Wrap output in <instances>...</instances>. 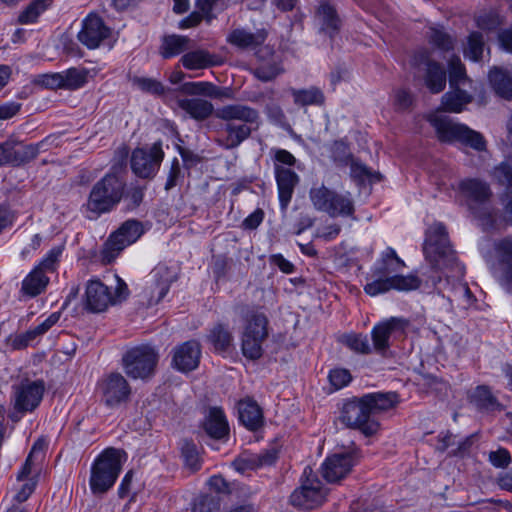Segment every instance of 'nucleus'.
<instances>
[{
    "label": "nucleus",
    "instance_id": "obj_1",
    "mask_svg": "<svg viewBox=\"0 0 512 512\" xmlns=\"http://www.w3.org/2000/svg\"><path fill=\"white\" fill-rule=\"evenodd\" d=\"M215 116L223 121L216 143L226 150L240 146L259 124V112L243 104L222 106L216 110Z\"/></svg>",
    "mask_w": 512,
    "mask_h": 512
},
{
    "label": "nucleus",
    "instance_id": "obj_2",
    "mask_svg": "<svg viewBox=\"0 0 512 512\" xmlns=\"http://www.w3.org/2000/svg\"><path fill=\"white\" fill-rule=\"evenodd\" d=\"M423 250L432 267L443 272L447 281L460 280L464 276V267L457 261L443 224L435 223L430 226L426 232Z\"/></svg>",
    "mask_w": 512,
    "mask_h": 512
},
{
    "label": "nucleus",
    "instance_id": "obj_3",
    "mask_svg": "<svg viewBox=\"0 0 512 512\" xmlns=\"http://www.w3.org/2000/svg\"><path fill=\"white\" fill-rule=\"evenodd\" d=\"M125 182L114 173L106 174L92 187L87 203V211L98 217L110 212L124 195Z\"/></svg>",
    "mask_w": 512,
    "mask_h": 512
},
{
    "label": "nucleus",
    "instance_id": "obj_4",
    "mask_svg": "<svg viewBox=\"0 0 512 512\" xmlns=\"http://www.w3.org/2000/svg\"><path fill=\"white\" fill-rule=\"evenodd\" d=\"M123 453L115 448L104 450L91 467L89 485L94 495L109 491L122 470Z\"/></svg>",
    "mask_w": 512,
    "mask_h": 512
},
{
    "label": "nucleus",
    "instance_id": "obj_5",
    "mask_svg": "<svg viewBox=\"0 0 512 512\" xmlns=\"http://www.w3.org/2000/svg\"><path fill=\"white\" fill-rule=\"evenodd\" d=\"M428 121L435 129L438 139L441 142H461L477 151H483L486 148V141L482 134L474 131L466 125L453 122L444 115L432 114L428 116Z\"/></svg>",
    "mask_w": 512,
    "mask_h": 512
},
{
    "label": "nucleus",
    "instance_id": "obj_6",
    "mask_svg": "<svg viewBox=\"0 0 512 512\" xmlns=\"http://www.w3.org/2000/svg\"><path fill=\"white\" fill-rule=\"evenodd\" d=\"M129 296L127 284L116 276L114 292L99 279L89 280L85 291V307L93 313L106 311L110 306L125 301Z\"/></svg>",
    "mask_w": 512,
    "mask_h": 512
},
{
    "label": "nucleus",
    "instance_id": "obj_7",
    "mask_svg": "<svg viewBox=\"0 0 512 512\" xmlns=\"http://www.w3.org/2000/svg\"><path fill=\"white\" fill-rule=\"evenodd\" d=\"M310 200L314 208L331 217H351L355 219V206L350 193H338L324 185L310 190Z\"/></svg>",
    "mask_w": 512,
    "mask_h": 512
},
{
    "label": "nucleus",
    "instance_id": "obj_8",
    "mask_svg": "<svg viewBox=\"0 0 512 512\" xmlns=\"http://www.w3.org/2000/svg\"><path fill=\"white\" fill-rule=\"evenodd\" d=\"M159 355L149 345H141L128 350L122 358L125 373L133 379H147L156 369Z\"/></svg>",
    "mask_w": 512,
    "mask_h": 512
},
{
    "label": "nucleus",
    "instance_id": "obj_9",
    "mask_svg": "<svg viewBox=\"0 0 512 512\" xmlns=\"http://www.w3.org/2000/svg\"><path fill=\"white\" fill-rule=\"evenodd\" d=\"M340 420L347 427L359 429L366 436L376 434L380 428L379 422L371 415L364 395L343 404Z\"/></svg>",
    "mask_w": 512,
    "mask_h": 512
},
{
    "label": "nucleus",
    "instance_id": "obj_10",
    "mask_svg": "<svg viewBox=\"0 0 512 512\" xmlns=\"http://www.w3.org/2000/svg\"><path fill=\"white\" fill-rule=\"evenodd\" d=\"M98 391L103 404L111 409L118 408L130 401L132 388L127 379L119 372L104 375L98 382Z\"/></svg>",
    "mask_w": 512,
    "mask_h": 512
},
{
    "label": "nucleus",
    "instance_id": "obj_11",
    "mask_svg": "<svg viewBox=\"0 0 512 512\" xmlns=\"http://www.w3.org/2000/svg\"><path fill=\"white\" fill-rule=\"evenodd\" d=\"M142 223L135 219L125 221L105 242L101 252L102 260L111 263L127 246L136 242L143 234Z\"/></svg>",
    "mask_w": 512,
    "mask_h": 512
},
{
    "label": "nucleus",
    "instance_id": "obj_12",
    "mask_svg": "<svg viewBox=\"0 0 512 512\" xmlns=\"http://www.w3.org/2000/svg\"><path fill=\"white\" fill-rule=\"evenodd\" d=\"M326 492L321 481L313 475L310 467H306L301 479V485L290 495V503L298 508L313 509L325 500Z\"/></svg>",
    "mask_w": 512,
    "mask_h": 512
},
{
    "label": "nucleus",
    "instance_id": "obj_13",
    "mask_svg": "<svg viewBox=\"0 0 512 512\" xmlns=\"http://www.w3.org/2000/svg\"><path fill=\"white\" fill-rule=\"evenodd\" d=\"M412 64L419 71H423L424 84L431 93L437 94L444 90L447 79L446 70L431 58L429 50L416 51L412 58Z\"/></svg>",
    "mask_w": 512,
    "mask_h": 512
},
{
    "label": "nucleus",
    "instance_id": "obj_14",
    "mask_svg": "<svg viewBox=\"0 0 512 512\" xmlns=\"http://www.w3.org/2000/svg\"><path fill=\"white\" fill-rule=\"evenodd\" d=\"M177 279L175 271L166 264L159 263L148 274L144 294L148 305L158 304L168 293L171 284Z\"/></svg>",
    "mask_w": 512,
    "mask_h": 512
},
{
    "label": "nucleus",
    "instance_id": "obj_15",
    "mask_svg": "<svg viewBox=\"0 0 512 512\" xmlns=\"http://www.w3.org/2000/svg\"><path fill=\"white\" fill-rule=\"evenodd\" d=\"M408 326L409 321L399 317H391L376 324L371 331L374 351L384 355L391 346L390 339L403 338Z\"/></svg>",
    "mask_w": 512,
    "mask_h": 512
},
{
    "label": "nucleus",
    "instance_id": "obj_16",
    "mask_svg": "<svg viewBox=\"0 0 512 512\" xmlns=\"http://www.w3.org/2000/svg\"><path fill=\"white\" fill-rule=\"evenodd\" d=\"M358 450L353 448L328 456L321 466L323 478L330 483H336L345 478L359 462Z\"/></svg>",
    "mask_w": 512,
    "mask_h": 512
},
{
    "label": "nucleus",
    "instance_id": "obj_17",
    "mask_svg": "<svg viewBox=\"0 0 512 512\" xmlns=\"http://www.w3.org/2000/svg\"><path fill=\"white\" fill-rule=\"evenodd\" d=\"M163 157L160 142L154 143L148 150L137 148L131 156V169L138 177L151 178L158 171Z\"/></svg>",
    "mask_w": 512,
    "mask_h": 512
},
{
    "label": "nucleus",
    "instance_id": "obj_18",
    "mask_svg": "<svg viewBox=\"0 0 512 512\" xmlns=\"http://www.w3.org/2000/svg\"><path fill=\"white\" fill-rule=\"evenodd\" d=\"M460 191L469 199V207L478 217H491L487 206L492 192L489 185L479 179H466L459 185Z\"/></svg>",
    "mask_w": 512,
    "mask_h": 512
},
{
    "label": "nucleus",
    "instance_id": "obj_19",
    "mask_svg": "<svg viewBox=\"0 0 512 512\" xmlns=\"http://www.w3.org/2000/svg\"><path fill=\"white\" fill-rule=\"evenodd\" d=\"M420 285L421 279L416 275L395 274L391 277L373 279L364 286V291L370 296H377L392 289L405 292L416 290Z\"/></svg>",
    "mask_w": 512,
    "mask_h": 512
},
{
    "label": "nucleus",
    "instance_id": "obj_20",
    "mask_svg": "<svg viewBox=\"0 0 512 512\" xmlns=\"http://www.w3.org/2000/svg\"><path fill=\"white\" fill-rule=\"evenodd\" d=\"M45 386L43 381H29L22 382L15 388V408L21 412L34 410L41 402Z\"/></svg>",
    "mask_w": 512,
    "mask_h": 512
},
{
    "label": "nucleus",
    "instance_id": "obj_21",
    "mask_svg": "<svg viewBox=\"0 0 512 512\" xmlns=\"http://www.w3.org/2000/svg\"><path fill=\"white\" fill-rule=\"evenodd\" d=\"M109 34L110 30L103 20L97 15L90 14L84 19L82 29L77 37L88 49H95L108 38Z\"/></svg>",
    "mask_w": 512,
    "mask_h": 512
},
{
    "label": "nucleus",
    "instance_id": "obj_22",
    "mask_svg": "<svg viewBox=\"0 0 512 512\" xmlns=\"http://www.w3.org/2000/svg\"><path fill=\"white\" fill-rule=\"evenodd\" d=\"M274 173L277 183L280 208L282 211H286L300 178L292 169L280 165L275 167Z\"/></svg>",
    "mask_w": 512,
    "mask_h": 512
},
{
    "label": "nucleus",
    "instance_id": "obj_23",
    "mask_svg": "<svg viewBox=\"0 0 512 512\" xmlns=\"http://www.w3.org/2000/svg\"><path fill=\"white\" fill-rule=\"evenodd\" d=\"M278 458V451L272 447L258 454L244 452L232 463L235 470L244 473L248 470H255L273 465Z\"/></svg>",
    "mask_w": 512,
    "mask_h": 512
},
{
    "label": "nucleus",
    "instance_id": "obj_24",
    "mask_svg": "<svg viewBox=\"0 0 512 512\" xmlns=\"http://www.w3.org/2000/svg\"><path fill=\"white\" fill-rule=\"evenodd\" d=\"M200 355V344L190 340L175 348L172 362L179 371L188 372L197 368Z\"/></svg>",
    "mask_w": 512,
    "mask_h": 512
},
{
    "label": "nucleus",
    "instance_id": "obj_25",
    "mask_svg": "<svg viewBox=\"0 0 512 512\" xmlns=\"http://www.w3.org/2000/svg\"><path fill=\"white\" fill-rule=\"evenodd\" d=\"M51 142V136L36 144H23L16 139H12L13 166H21L34 160L41 151L47 150Z\"/></svg>",
    "mask_w": 512,
    "mask_h": 512
},
{
    "label": "nucleus",
    "instance_id": "obj_26",
    "mask_svg": "<svg viewBox=\"0 0 512 512\" xmlns=\"http://www.w3.org/2000/svg\"><path fill=\"white\" fill-rule=\"evenodd\" d=\"M315 22L320 30L333 37L341 27V19L336 7L329 1L319 3L315 12Z\"/></svg>",
    "mask_w": 512,
    "mask_h": 512
},
{
    "label": "nucleus",
    "instance_id": "obj_27",
    "mask_svg": "<svg viewBox=\"0 0 512 512\" xmlns=\"http://www.w3.org/2000/svg\"><path fill=\"white\" fill-rule=\"evenodd\" d=\"M267 36L268 31L264 28L255 32L237 28L228 35L227 42L240 49H255L266 41Z\"/></svg>",
    "mask_w": 512,
    "mask_h": 512
},
{
    "label": "nucleus",
    "instance_id": "obj_28",
    "mask_svg": "<svg viewBox=\"0 0 512 512\" xmlns=\"http://www.w3.org/2000/svg\"><path fill=\"white\" fill-rule=\"evenodd\" d=\"M177 105L190 118L200 122L207 120L214 112L213 104L199 97L179 98Z\"/></svg>",
    "mask_w": 512,
    "mask_h": 512
},
{
    "label": "nucleus",
    "instance_id": "obj_29",
    "mask_svg": "<svg viewBox=\"0 0 512 512\" xmlns=\"http://www.w3.org/2000/svg\"><path fill=\"white\" fill-rule=\"evenodd\" d=\"M404 266V261L398 257L395 250L388 247L382 252L381 258L376 262L373 269V277L374 279L391 277V274L397 273Z\"/></svg>",
    "mask_w": 512,
    "mask_h": 512
},
{
    "label": "nucleus",
    "instance_id": "obj_30",
    "mask_svg": "<svg viewBox=\"0 0 512 512\" xmlns=\"http://www.w3.org/2000/svg\"><path fill=\"white\" fill-rule=\"evenodd\" d=\"M204 430L214 439H223L228 436L229 425L221 408L211 407L204 421Z\"/></svg>",
    "mask_w": 512,
    "mask_h": 512
},
{
    "label": "nucleus",
    "instance_id": "obj_31",
    "mask_svg": "<svg viewBox=\"0 0 512 512\" xmlns=\"http://www.w3.org/2000/svg\"><path fill=\"white\" fill-rule=\"evenodd\" d=\"M239 419L250 430H256L263 424V414L259 405L251 400H242L238 404Z\"/></svg>",
    "mask_w": 512,
    "mask_h": 512
},
{
    "label": "nucleus",
    "instance_id": "obj_32",
    "mask_svg": "<svg viewBox=\"0 0 512 512\" xmlns=\"http://www.w3.org/2000/svg\"><path fill=\"white\" fill-rule=\"evenodd\" d=\"M364 397L373 418L382 412L392 409L399 402L398 395L395 392L369 393L364 395Z\"/></svg>",
    "mask_w": 512,
    "mask_h": 512
},
{
    "label": "nucleus",
    "instance_id": "obj_33",
    "mask_svg": "<svg viewBox=\"0 0 512 512\" xmlns=\"http://www.w3.org/2000/svg\"><path fill=\"white\" fill-rule=\"evenodd\" d=\"M502 265V281L508 289L512 288V235L501 239L496 244Z\"/></svg>",
    "mask_w": 512,
    "mask_h": 512
},
{
    "label": "nucleus",
    "instance_id": "obj_34",
    "mask_svg": "<svg viewBox=\"0 0 512 512\" xmlns=\"http://www.w3.org/2000/svg\"><path fill=\"white\" fill-rule=\"evenodd\" d=\"M180 92L190 96H204L216 99L226 96L222 88L207 81L186 82L181 85Z\"/></svg>",
    "mask_w": 512,
    "mask_h": 512
},
{
    "label": "nucleus",
    "instance_id": "obj_35",
    "mask_svg": "<svg viewBox=\"0 0 512 512\" xmlns=\"http://www.w3.org/2000/svg\"><path fill=\"white\" fill-rule=\"evenodd\" d=\"M49 283V277L34 268L22 281L21 291L29 297H36L43 293Z\"/></svg>",
    "mask_w": 512,
    "mask_h": 512
},
{
    "label": "nucleus",
    "instance_id": "obj_36",
    "mask_svg": "<svg viewBox=\"0 0 512 512\" xmlns=\"http://www.w3.org/2000/svg\"><path fill=\"white\" fill-rule=\"evenodd\" d=\"M490 84L495 93L506 99L512 100V76L499 68H494L489 73Z\"/></svg>",
    "mask_w": 512,
    "mask_h": 512
},
{
    "label": "nucleus",
    "instance_id": "obj_37",
    "mask_svg": "<svg viewBox=\"0 0 512 512\" xmlns=\"http://www.w3.org/2000/svg\"><path fill=\"white\" fill-rule=\"evenodd\" d=\"M452 90L445 93L442 97V107L445 111L461 112L464 105L471 102V96L460 88H451Z\"/></svg>",
    "mask_w": 512,
    "mask_h": 512
},
{
    "label": "nucleus",
    "instance_id": "obj_38",
    "mask_svg": "<svg viewBox=\"0 0 512 512\" xmlns=\"http://www.w3.org/2000/svg\"><path fill=\"white\" fill-rule=\"evenodd\" d=\"M290 92L295 104L300 106L321 105L325 100L323 92L316 87H310L308 89L291 88Z\"/></svg>",
    "mask_w": 512,
    "mask_h": 512
},
{
    "label": "nucleus",
    "instance_id": "obj_39",
    "mask_svg": "<svg viewBox=\"0 0 512 512\" xmlns=\"http://www.w3.org/2000/svg\"><path fill=\"white\" fill-rule=\"evenodd\" d=\"M243 333L257 337H268V319L262 312H252L246 318V324Z\"/></svg>",
    "mask_w": 512,
    "mask_h": 512
},
{
    "label": "nucleus",
    "instance_id": "obj_40",
    "mask_svg": "<svg viewBox=\"0 0 512 512\" xmlns=\"http://www.w3.org/2000/svg\"><path fill=\"white\" fill-rule=\"evenodd\" d=\"M469 400L479 410H493L498 406L497 399L487 386H477L469 394Z\"/></svg>",
    "mask_w": 512,
    "mask_h": 512
},
{
    "label": "nucleus",
    "instance_id": "obj_41",
    "mask_svg": "<svg viewBox=\"0 0 512 512\" xmlns=\"http://www.w3.org/2000/svg\"><path fill=\"white\" fill-rule=\"evenodd\" d=\"M181 62L189 70L204 69L215 64L212 56L204 50H196L184 54Z\"/></svg>",
    "mask_w": 512,
    "mask_h": 512
},
{
    "label": "nucleus",
    "instance_id": "obj_42",
    "mask_svg": "<svg viewBox=\"0 0 512 512\" xmlns=\"http://www.w3.org/2000/svg\"><path fill=\"white\" fill-rule=\"evenodd\" d=\"M189 38L181 35H169L163 38L161 55L164 58H171L179 55L188 47Z\"/></svg>",
    "mask_w": 512,
    "mask_h": 512
},
{
    "label": "nucleus",
    "instance_id": "obj_43",
    "mask_svg": "<svg viewBox=\"0 0 512 512\" xmlns=\"http://www.w3.org/2000/svg\"><path fill=\"white\" fill-rule=\"evenodd\" d=\"M208 340L216 351L223 352L231 346L233 336L225 325L217 324L211 329Z\"/></svg>",
    "mask_w": 512,
    "mask_h": 512
},
{
    "label": "nucleus",
    "instance_id": "obj_44",
    "mask_svg": "<svg viewBox=\"0 0 512 512\" xmlns=\"http://www.w3.org/2000/svg\"><path fill=\"white\" fill-rule=\"evenodd\" d=\"M52 0H34L18 16V23L33 24L50 6Z\"/></svg>",
    "mask_w": 512,
    "mask_h": 512
},
{
    "label": "nucleus",
    "instance_id": "obj_45",
    "mask_svg": "<svg viewBox=\"0 0 512 512\" xmlns=\"http://www.w3.org/2000/svg\"><path fill=\"white\" fill-rule=\"evenodd\" d=\"M60 319V313L54 312L50 314L42 323L34 328L29 329L23 335H21V343L29 345L37 337L45 334L52 326H54Z\"/></svg>",
    "mask_w": 512,
    "mask_h": 512
},
{
    "label": "nucleus",
    "instance_id": "obj_46",
    "mask_svg": "<svg viewBox=\"0 0 512 512\" xmlns=\"http://www.w3.org/2000/svg\"><path fill=\"white\" fill-rule=\"evenodd\" d=\"M266 338L243 333L241 348L243 355L251 360L259 359L263 354L262 344Z\"/></svg>",
    "mask_w": 512,
    "mask_h": 512
},
{
    "label": "nucleus",
    "instance_id": "obj_47",
    "mask_svg": "<svg viewBox=\"0 0 512 512\" xmlns=\"http://www.w3.org/2000/svg\"><path fill=\"white\" fill-rule=\"evenodd\" d=\"M427 38L430 44L441 51H450L454 47L453 38L441 27H430Z\"/></svg>",
    "mask_w": 512,
    "mask_h": 512
},
{
    "label": "nucleus",
    "instance_id": "obj_48",
    "mask_svg": "<svg viewBox=\"0 0 512 512\" xmlns=\"http://www.w3.org/2000/svg\"><path fill=\"white\" fill-rule=\"evenodd\" d=\"M64 89L76 90L87 82L88 71L84 68H70L62 72Z\"/></svg>",
    "mask_w": 512,
    "mask_h": 512
},
{
    "label": "nucleus",
    "instance_id": "obj_49",
    "mask_svg": "<svg viewBox=\"0 0 512 512\" xmlns=\"http://www.w3.org/2000/svg\"><path fill=\"white\" fill-rule=\"evenodd\" d=\"M220 498L212 494H201L192 503L191 512H219Z\"/></svg>",
    "mask_w": 512,
    "mask_h": 512
},
{
    "label": "nucleus",
    "instance_id": "obj_50",
    "mask_svg": "<svg viewBox=\"0 0 512 512\" xmlns=\"http://www.w3.org/2000/svg\"><path fill=\"white\" fill-rule=\"evenodd\" d=\"M342 343L356 353L369 354L372 351L367 336L362 334H346Z\"/></svg>",
    "mask_w": 512,
    "mask_h": 512
},
{
    "label": "nucleus",
    "instance_id": "obj_51",
    "mask_svg": "<svg viewBox=\"0 0 512 512\" xmlns=\"http://www.w3.org/2000/svg\"><path fill=\"white\" fill-rule=\"evenodd\" d=\"M467 81L466 72L459 57L449 61V83L451 88H460Z\"/></svg>",
    "mask_w": 512,
    "mask_h": 512
},
{
    "label": "nucleus",
    "instance_id": "obj_52",
    "mask_svg": "<svg viewBox=\"0 0 512 512\" xmlns=\"http://www.w3.org/2000/svg\"><path fill=\"white\" fill-rule=\"evenodd\" d=\"M181 453L186 466L189 467L192 471H197L200 468L201 462L199 451L197 446L192 441H182Z\"/></svg>",
    "mask_w": 512,
    "mask_h": 512
},
{
    "label": "nucleus",
    "instance_id": "obj_53",
    "mask_svg": "<svg viewBox=\"0 0 512 512\" xmlns=\"http://www.w3.org/2000/svg\"><path fill=\"white\" fill-rule=\"evenodd\" d=\"M484 48L483 36L479 32H472L468 37V45L464 51L466 57L473 61H479Z\"/></svg>",
    "mask_w": 512,
    "mask_h": 512
},
{
    "label": "nucleus",
    "instance_id": "obj_54",
    "mask_svg": "<svg viewBox=\"0 0 512 512\" xmlns=\"http://www.w3.org/2000/svg\"><path fill=\"white\" fill-rule=\"evenodd\" d=\"M492 176L498 183L512 188V158L501 162L493 170Z\"/></svg>",
    "mask_w": 512,
    "mask_h": 512
},
{
    "label": "nucleus",
    "instance_id": "obj_55",
    "mask_svg": "<svg viewBox=\"0 0 512 512\" xmlns=\"http://www.w3.org/2000/svg\"><path fill=\"white\" fill-rule=\"evenodd\" d=\"M62 251L63 249L60 246L53 247L35 268L39 269L44 274L54 272Z\"/></svg>",
    "mask_w": 512,
    "mask_h": 512
},
{
    "label": "nucleus",
    "instance_id": "obj_56",
    "mask_svg": "<svg viewBox=\"0 0 512 512\" xmlns=\"http://www.w3.org/2000/svg\"><path fill=\"white\" fill-rule=\"evenodd\" d=\"M37 483L38 481L35 477L29 478V480H23L22 482H17V485L15 486L14 500L17 503L25 502L35 491Z\"/></svg>",
    "mask_w": 512,
    "mask_h": 512
},
{
    "label": "nucleus",
    "instance_id": "obj_57",
    "mask_svg": "<svg viewBox=\"0 0 512 512\" xmlns=\"http://www.w3.org/2000/svg\"><path fill=\"white\" fill-rule=\"evenodd\" d=\"M282 69L276 63L262 64L253 70V75L262 82L274 80Z\"/></svg>",
    "mask_w": 512,
    "mask_h": 512
},
{
    "label": "nucleus",
    "instance_id": "obj_58",
    "mask_svg": "<svg viewBox=\"0 0 512 512\" xmlns=\"http://www.w3.org/2000/svg\"><path fill=\"white\" fill-rule=\"evenodd\" d=\"M351 176L360 182H364L365 180L375 181L380 179L379 173L373 172L366 165L356 161L351 162Z\"/></svg>",
    "mask_w": 512,
    "mask_h": 512
},
{
    "label": "nucleus",
    "instance_id": "obj_59",
    "mask_svg": "<svg viewBox=\"0 0 512 512\" xmlns=\"http://www.w3.org/2000/svg\"><path fill=\"white\" fill-rule=\"evenodd\" d=\"M488 460L494 467L504 469L511 463V455L507 449L499 447L489 452Z\"/></svg>",
    "mask_w": 512,
    "mask_h": 512
},
{
    "label": "nucleus",
    "instance_id": "obj_60",
    "mask_svg": "<svg viewBox=\"0 0 512 512\" xmlns=\"http://www.w3.org/2000/svg\"><path fill=\"white\" fill-rule=\"evenodd\" d=\"M33 477L38 480L39 469L37 467L36 460L27 457L21 469L17 473L16 480L17 482H22L23 480H29V478Z\"/></svg>",
    "mask_w": 512,
    "mask_h": 512
},
{
    "label": "nucleus",
    "instance_id": "obj_61",
    "mask_svg": "<svg viewBox=\"0 0 512 512\" xmlns=\"http://www.w3.org/2000/svg\"><path fill=\"white\" fill-rule=\"evenodd\" d=\"M329 381L335 389H341L348 385L352 379L347 369H334L329 373Z\"/></svg>",
    "mask_w": 512,
    "mask_h": 512
},
{
    "label": "nucleus",
    "instance_id": "obj_62",
    "mask_svg": "<svg viewBox=\"0 0 512 512\" xmlns=\"http://www.w3.org/2000/svg\"><path fill=\"white\" fill-rule=\"evenodd\" d=\"M134 83L143 91L149 92L156 95H161L164 93L165 88L157 80L151 79V78H135Z\"/></svg>",
    "mask_w": 512,
    "mask_h": 512
},
{
    "label": "nucleus",
    "instance_id": "obj_63",
    "mask_svg": "<svg viewBox=\"0 0 512 512\" xmlns=\"http://www.w3.org/2000/svg\"><path fill=\"white\" fill-rule=\"evenodd\" d=\"M296 163L297 159L289 151L285 149H276L274 151V168L280 165L291 169Z\"/></svg>",
    "mask_w": 512,
    "mask_h": 512
},
{
    "label": "nucleus",
    "instance_id": "obj_64",
    "mask_svg": "<svg viewBox=\"0 0 512 512\" xmlns=\"http://www.w3.org/2000/svg\"><path fill=\"white\" fill-rule=\"evenodd\" d=\"M180 177H181L180 163L177 158H174V160L171 163V167H170V170L168 173L167 181L165 184V190L169 191L172 188H174L177 185Z\"/></svg>",
    "mask_w": 512,
    "mask_h": 512
}]
</instances>
